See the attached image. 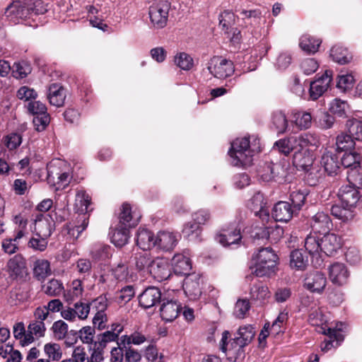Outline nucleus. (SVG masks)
Returning a JSON list of instances; mask_svg holds the SVG:
<instances>
[{
	"instance_id": "nucleus-10",
	"label": "nucleus",
	"mask_w": 362,
	"mask_h": 362,
	"mask_svg": "<svg viewBox=\"0 0 362 362\" xmlns=\"http://www.w3.org/2000/svg\"><path fill=\"white\" fill-rule=\"evenodd\" d=\"M332 81V71L326 70L325 73L314 81L310 86V96L312 100L318 99L329 88Z\"/></svg>"
},
{
	"instance_id": "nucleus-31",
	"label": "nucleus",
	"mask_w": 362,
	"mask_h": 362,
	"mask_svg": "<svg viewBox=\"0 0 362 362\" xmlns=\"http://www.w3.org/2000/svg\"><path fill=\"white\" fill-rule=\"evenodd\" d=\"M322 41L308 34L303 35L299 41L300 47L308 54H314L318 51Z\"/></svg>"
},
{
	"instance_id": "nucleus-20",
	"label": "nucleus",
	"mask_w": 362,
	"mask_h": 362,
	"mask_svg": "<svg viewBox=\"0 0 362 362\" xmlns=\"http://www.w3.org/2000/svg\"><path fill=\"white\" fill-rule=\"evenodd\" d=\"M320 165L329 175H337L340 168L339 157L327 149L321 156Z\"/></svg>"
},
{
	"instance_id": "nucleus-47",
	"label": "nucleus",
	"mask_w": 362,
	"mask_h": 362,
	"mask_svg": "<svg viewBox=\"0 0 362 362\" xmlns=\"http://www.w3.org/2000/svg\"><path fill=\"white\" fill-rule=\"evenodd\" d=\"M269 296V289L262 282H255L250 288V297L252 300L263 301Z\"/></svg>"
},
{
	"instance_id": "nucleus-4",
	"label": "nucleus",
	"mask_w": 362,
	"mask_h": 362,
	"mask_svg": "<svg viewBox=\"0 0 362 362\" xmlns=\"http://www.w3.org/2000/svg\"><path fill=\"white\" fill-rule=\"evenodd\" d=\"M318 140L311 134H304L299 136H290L276 141L274 148L280 153L288 156L291 151L297 150L299 146H317Z\"/></svg>"
},
{
	"instance_id": "nucleus-56",
	"label": "nucleus",
	"mask_w": 362,
	"mask_h": 362,
	"mask_svg": "<svg viewBox=\"0 0 362 362\" xmlns=\"http://www.w3.org/2000/svg\"><path fill=\"white\" fill-rule=\"evenodd\" d=\"M361 158L360 153L350 152L346 153L341 158L340 165L349 170L351 168L356 167V165H360L359 160Z\"/></svg>"
},
{
	"instance_id": "nucleus-29",
	"label": "nucleus",
	"mask_w": 362,
	"mask_h": 362,
	"mask_svg": "<svg viewBox=\"0 0 362 362\" xmlns=\"http://www.w3.org/2000/svg\"><path fill=\"white\" fill-rule=\"evenodd\" d=\"M174 272L178 275L189 274L192 269V262L189 257L182 254H176L172 259Z\"/></svg>"
},
{
	"instance_id": "nucleus-17",
	"label": "nucleus",
	"mask_w": 362,
	"mask_h": 362,
	"mask_svg": "<svg viewBox=\"0 0 362 362\" xmlns=\"http://www.w3.org/2000/svg\"><path fill=\"white\" fill-rule=\"evenodd\" d=\"M158 281L167 280L171 275L170 267L163 259H154L148 272Z\"/></svg>"
},
{
	"instance_id": "nucleus-32",
	"label": "nucleus",
	"mask_w": 362,
	"mask_h": 362,
	"mask_svg": "<svg viewBox=\"0 0 362 362\" xmlns=\"http://www.w3.org/2000/svg\"><path fill=\"white\" fill-rule=\"evenodd\" d=\"M153 260L147 252L136 253L134 257L135 268L143 275L147 274L149 272L150 267H151Z\"/></svg>"
},
{
	"instance_id": "nucleus-30",
	"label": "nucleus",
	"mask_w": 362,
	"mask_h": 362,
	"mask_svg": "<svg viewBox=\"0 0 362 362\" xmlns=\"http://www.w3.org/2000/svg\"><path fill=\"white\" fill-rule=\"evenodd\" d=\"M89 218V213L78 214L74 223L73 225L69 223L67 226L69 234L77 239L80 234L88 227Z\"/></svg>"
},
{
	"instance_id": "nucleus-52",
	"label": "nucleus",
	"mask_w": 362,
	"mask_h": 362,
	"mask_svg": "<svg viewBox=\"0 0 362 362\" xmlns=\"http://www.w3.org/2000/svg\"><path fill=\"white\" fill-rule=\"evenodd\" d=\"M182 233L189 240L198 241L201 234V227L194 222H188L184 226Z\"/></svg>"
},
{
	"instance_id": "nucleus-24",
	"label": "nucleus",
	"mask_w": 362,
	"mask_h": 362,
	"mask_svg": "<svg viewBox=\"0 0 362 362\" xmlns=\"http://www.w3.org/2000/svg\"><path fill=\"white\" fill-rule=\"evenodd\" d=\"M177 235L170 231H160L156 237V246L165 251L172 250L177 243Z\"/></svg>"
},
{
	"instance_id": "nucleus-41",
	"label": "nucleus",
	"mask_w": 362,
	"mask_h": 362,
	"mask_svg": "<svg viewBox=\"0 0 362 362\" xmlns=\"http://www.w3.org/2000/svg\"><path fill=\"white\" fill-rule=\"evenodd\" d=\"M330 57L332 59L341 64H345L352 59L351 54L348 49L341 45H335L330 50Z\"/></svg>"
},
{
	"instance_id": "nucleus-59",
	"label": "nucleus",
	"mask_w": 362,
	"mask_h": 362,
	"mask_svg": "<svg viewBox=\"0 0 362 362\" xmlns=\"http://www.w3.org/2000/svg\"><path fill=\"white\" fill-rule=\"evenodd\" d=\"M117 339L118 337L116 336V334L107 330L97 336V341L95 342V346H98V349H103L108 343L115 341Z\"/></svg>"
},
{
	"instance_id": "nucleus-19",
	"label": "nucleus",
	"mask_w": 362,
	"mask_h": 362,
	"mask_svg": "<svg viewBox=\"0 0 362 362\" xmlns=\"http://www.w3.org/2000/svg\"><path fill=\"white\" fill-rule=\"evenodd\" d=\"M322 334L327 335L329 339H325L320 345V349L323 352H327L332 348L337 347L344 340V335L341 329L329 327L327 329L322 331Z\"/></svg>"
},
{
	"instance_id": "nucleus-35",
	"label": "nucleus",
	"mask_w": 362,
	"mask_h": 362,
	"mask_svg": "<svg viewBox=\"0 0 362 362\" xmlns=\"http://www.w3.org/2000/svg\"><path fill=\"white\" fill-rule=\"evenodd\" d=\"M30 288L27 284L19 285L15 287L10 293V298L12 302L17 305L18 303L27 301L30 297Z\"/></svg>"
},
{
	"instance_id": "nucleus-48",
	"label": "nucleus",
	"mask_w": 362,
	"mask_h": 362,
	"mask_svg": "<svg viewBox=\"0 0 362 362\" xmlns=\"http://www.w3.org/2000/svg\"><path fill=\"white\" fill-rule=\"evenodd\" d=\"M83 292V287L82 281L80 279H74L71 284L70 288L64 292V298L66 301L72 302L76 299L80 298Z\"/></svg>"
},
{
	"instance_id": "nucleus-3",
	"label": "nucleus",
	"mask_w": 362,
	"mask_h": 362,
	"mask_svg": "<svg viewBox=\"0 0 362 362\" xmlns=\"http://www.w3.org/2000/svg\"><path fill=\"white\" fill-rule=\"evenodd\" d=\"M278 257L270 247L259 248L252 257L254 271L259 277L269 276L275 273Z\"/></svg>"
},
{
	"instance_id": "nucleus-62",
	"label": "nucleus",
	"mask_w": 362,
	"mask_h": 362,
	"mask_svg": "<svg viewBox=\"0 0 362 362\" xmlns=\"http://www.w3.org/2000/svg\"><path fill=\"white\" fill-rule=\"evenodd\" d=\"M135 295L133 286H126L119 292L117 297V302L119 304H126L129 302Z\"/></svg>"
},
{
	"instance_id": "nucleus-61",
	"label": "nucleus",
	"mask_w": 362,
	"mask_h": 362,
	"mask_svg": "<svg viewBox=\"0 0 362 362\" xmlns=\"http://www.w3.org/2000/svg\"><path fill=\"white\" fill-rule=\"evenodd\" d=\"M51 329L54 338L57 340H62L69 331V326L64 321L59 320L53 323Z\"/></svg>"
},
{
	"instance_id": "nucleus-14",
	"label": "nucleus",
	"mask_w": 362,
	"mask_h": 362,
	"mask_svg": "<svg viewBox=\"0 0 362 362\" xmlns=\"http://www.w3.org/2000/svg\"><path fill=\"white\" fill-rule=\"evenodd\" d=\"M204 279L202 276L193 274L187 277L183 288L185 293L192 299H197L202 295Z\"/></svg>"
},
{
	"instance_id": "nucleus-42",
	"label": "nucleus",
	"mask_w": 362,
	"mask_h": 362,
	"mask_svg": "<svg viewBox=\"0 0 362 362\" xmlns=\"http://www.w3.org/2000/svg\"><path fill=\"white\" fill-rule=\"evenodd\" d=\"M348 132L351 137L357 142V149L362 148V121L358 119L350 120L347 123Z\"/></svg>"
},
{
	"instance_id": "nucleus-2",
	"label": "nucleus",
	"mask_w": 362,
	"mask_h": 362,
	"mask_svg": "<svg viewBox=\"0 0 362 362\" xmlns=\"http://www.w3.org/2000/svg\"><path fill=\"white\" fill-rule=\"evenodd\" d=\"M261 151L259 139L255 136L236 139L228 152L235 166H247L252 162L255 153Z\"/></svg>"
},
{
	"instance_id": "nucleus-49",
	"label": "nucleus",
	"mask_w": 362,
	"mask_h": 362,
	"mask_svg": "<svg viewBox=\"0 0 362 362\" xmlns=\"http://www.w3.org/2000/svg\"><path fill=\"white\" fill-rule=\"evenodd\" d=\"M290 265L292 268L299 270L304 269L308 264V257L305 256L301 250H293L290 255Z\"/></svg>"
},
{
	"instance_id": "nucleus-43",
	"label": "nucleus",
	"mask_w": 362,
	"mask_h": 362,
	"mask_svg": "<svg viewBox=\"0 0 362 362\" xmlns=\"http://www.w3.org/2000/svg\"><path fill=\"white\" fill-rule=\"evenodd\" d=\"M321 234L316 232L310 233L305 239V248L310 254L319 253L321 248Z\"/></svg>"
},
{
	"instance_id": "nucleus-12",
	"label": "nucleus",
	"mask_w": 362,
	"mask_h": 362,
	"mask_svg": "<svg viewBox=\"0 0 362 362\" xmlns=\"http://www.w3.org/2000/svg\"><path fill=\"white\" fill-rule=\"evenodd\" d=\"M163 296L158 288L149 286L139 296V303L145 309L151 308L157 303H161Z\"/></svg>"
},
{
	"instance_id": "nucleus-13",
	"label": "nucleus",
	"mask_w": 362,
	"mask_h": 362,
	"mask_svg": "<svg viewBox=\"0 0 362 362\" xmlns=\"http://www.w3.org/2000/svg\"><path fill=\"white\" fill-rule=\"evenodd\" d=\"M242 239L240 229L234 224L221 229L216 240L223 246L238 244Z\"/></svg>"
},
{
	"instance_id": "nucleus-54",
	"label": "nucleus",
	"mask_w": 362,
	"mask_h": 362,
	"mask_svg": "<svg viewBox=\"0 0 362 362\" xmlns=\"http://www.w3.org/2000/svg\"><path fill=\"white\" fill-rule=\"evenodd\" d=\"M175 64L182 70H190L194 65L192 57L186 52H180L175 56Z\"/></svg>"
},
{
	"instance_id": "nucleus-1",
	"label": "nucleus",
	"mask_w": 362,
	"mask_h": 362,
	"mask_svg": "<svg viewBox=\"0 0 362 362\" xmlns=\"http://www.w3.org/2000/svg\"><path fill=\"white\" fill-rule=\"evenodd\" d=\"M255 331L251 325L240 327L237 335L229 344L227 339L230 337L228 331L223 332L221 349L228 356L229 360L236 361L245 357V346L247 345L255 337Z\"/></svg>"
},
{
	"instance_id": "nucleus-28",
	"label": "nucleus",
	"mask_w": 362,
	"mask_h": 362,
	"mask_svg": "<svg viewBox=\"0 0 362 362\" xmlns=\"http://www.w3.org/2000/svg\"><path fill=\"white\" fill-rule=\"evenodd\" d=\"M281 166L272 162H266L257 170V175L264 182H270L279 174Z\"/></svg>"
},
{
	"instance_id": "nucleus-6",
	"label": "nucleus",
	"mask_w": 362,
	"mask_h": 362,
	"mask_svg": "<svg viewBox=\"0 0 362 362\" xmlns=\"http://www.w3.org/2000/svg\"><path fill=\"white\" fill-rule=\"evenodd\" d=\"M30 4V0L13 1L6 8L5 14L8 18H11V21L15 23L33 18L32 7L29 6Z\"/></svg>"
},
{
	"instance_id": "nucleus-26",
	"label": "nucleus",
	"mask_w": 362,
	"mask_h": 362,
	"mask_svg": "<svg viewBox=\"0 0 362 362\" xmlns=\"http://www.w3.org/2000/svg\"><path fill=\"white\" fill-rule=\"evenodd\" d=\"M310 223L313 232L321 233L329 230L332 226V222L328 214L320 211L314 215L310 221Z\"/></svg>"
},
{
	"instance_id": "nucleus-50",
	"label": "nucleus",
	"mask_w": 362,
	"mask_h": 362,
	"mask_svg": "<svg viewBox=\"0 0 362 362\" xmlns=\"http://www.w3.org/2000/svg\"><path fill=\"white\" fill-rule=\"evenodd\" d=\"M308 191L307 189H297L290 194V199L292 202L293 210L299 211L304 205Z\"/></svg>"
},
{
	"instance_id": "nucleus-18",
	"label": "nucleus",
	"mask_w": 362,
	"mask_h": 362,
	"mask_svg": "<svg viewBox=\"0 0 362 362\" xmlns=\"http://www.w3.org/2000/svg\"><path fill=\"white\" fill-rule=\"evenodd\" d=\"M327 284L325 276L320 272L310 273L304 279V287L311 292L322 293Z\"/></svg>"
},
{
	"instance_id": "nucleus-22",
	"label": "nucleus",
	"mask_w": 362,
	"mask_h": 362,
	"mask_svg": "<svg viewBox=\"0 0 362 362\" xmlns=\"http://www.w3.org/2000/svg\"><path fill=\"white\" fill-rule=\"evenodd\" d=\"M295 212L288 202H279L273 208L272 216L276 221L288 222L292 218Z\"/></svg>"
},
{
	"instance_id": "nucleus-58",
	"label": "nucleus",
	"mask_w": 362,
	"mask_h": 362,
	"mask_svg": "<svg viewBox=\"0 0 362 362\" xmlns=\"http://www.w3.org/2000/svg\"><path fill=\"white\" fill-rule=\"evenodd\" d=\"M47 237L36 235L30 239L28 245L35 251L44 252L47 247Z\"/></svg>"
},
{
	"instance_id": "nucleus-21",
	"label": "nucleus",
	"mask_w": 362,
	"mask_h": 362,
	"mask_svg": "<svg viewBox=\"0 0 362 362\" xmlns=\"http://www.w3.org/2000/svg\"><path fill=\"white\" fill-rule=\"evenodd\" d=\"M8 272L11 277L22 278L27 273L26 262L21 255H15L7 263Z\"/></svg>"
},
{
	"instance_id": "nucleus-44",
	"label": "nucleus",
	"mask_w": 362,
	"mask_h": 362,
	"mask_svg": "<svg viewBox=\"0 0 362 362\" xmlns=\"http://www.w3.org/2000/svg\"><path fill=\"white\" fill-rule=\"evenodd\" d=\"M25 236V233L23 230H18L14 236L11 238H5L3 240L1 246L4 252L12 255L17 252L18 250L19 240Z\"/></svg>"
},
{
	"instance_id": "nucleus-7",
	"label": "nucleus",
	"mask_w": 362,
	"mask_h": 362,
	"mask_svg": "<svg viewBox=\"0 0 362 362\" xmlns=\"http://www.w3.org/2000/svg\"><path fill=\"white\" fill-rule=\"evenodd\" d=\"M207 68L210 74L218 78H227L231 76L235 71L233 62L221 57H212Z\"/></svg>"
},
{
	"instance_id": "nucleus-40",
	"label": "nucleus",
	"mask_w": 362,
	"mask_h": 362,
	"mask_svg": "<svg viewBox=\"0 0 362 362\" xmlns=\"http://www.w3.org/2000/svg\"><path fill=\"white\" fill-rule=\"evenodd\" d=\"M129 227L117 225L112 236V243L117 247H121L128 243L129 238Z\"/></svg>"
},
{
	"instance_id": "nucleus-57",
	"label": "nucleus",
	"mask_w": 362,
	"mask_h": 362,
	"mask_svg": "<svg viewBox=\"0 0 362 362\" xmlns=\"http://www.w3.org/2000/svg\"><path fill=\"white\" fill-rule=\"evenodd\" d=\"M235 16L229 11H224L219 16V24L226 33H228L235 24Z\"/></svg>"
},
{
	"instance_id": "nucleus-8",
	"label": "nucleus",
	"mask_w": 362,
	"mask_h": 362,
	"mask_svg": "<svg viewBox=\"0 0 362 362\" xmlns=\"http://www.w3.org/2000/svg\"><path fill=\"white\" fill-rule=\"evenodd\" d=\"M309 146H299L293 156V164L298 169L309 171L313 164L315 156Z\"/></svg>"
},
{
	"instance_id": "nucleus-23",
	"label": "nucleus",
	"mask_w": 362,
	"mask_h": 362,
	"mask_svg": "<svg viewBox=\"0 0 362 362\" xmlns=\"http://www.w3.org/2000/svg\"><path fill=\"white\" fill-rule=\"evenodd\" d=\"M46 327L44 322L32 321L28 326L27 334L23 340V346H25L34 341L35 337L40 338L44 337Z\"/></svg>"
},
{
	"instance_id": "nucleus-27",
	"label": "nucleus",
	"mask_w": 362,
	"mask_h": 362,
	"mask_svg": "<svg viewBox=\"0 0 362 362\" xmlns=\"http://www.w3.org/2000/svg\"><path fill=\"white\" fill-rule=\"evenodd\" d=\"M136 245L143 250H149L156 246V238L153 233L146 229L139 228L136 235Z\"/></svg>"
},
{
	"instance_id": "nucleus-51",
	"label": "nucleus",
	"mask_w": 362,
	"mask_h": 362,
	"mask_svg": "<svg viewBox=\"0 0 362 362\" xmlns=\"http://www.w3.org/2000/svg\"><path fill=\"white\" fill-rule=\"evenodd\" d=\"M331 214L333 216L343 222L348 221L353 218L352 211L346 206L334 204L331 208Z\"/></svg>"
},
{
	"instance_id": "nucleus-63",
	"label": "nucleus",
	"mask_w": 362,
	"mask_h": 362,
	"mask_svg": "<svg viewBox=\"0 0 362 362\" xmlns=\"http://www.w3.org/2000/svg\"><path fill=\"white\" fill-rule=\"evenodd\" d=\"M76 269L80 275L88 276L91 274L92 262L88 259L80 258L76 262Z\"/></svg>"
},
{
	"instance_id": "nucleus-15",
	"label": "nucleus",
	"mask_w": 362,
	"mask_h": 362,
	"mask_svg": "<svg viewBox=\"0 0 362 362\" xmlns=\"http://www.w3.org/2000/svg\"><path fill=\"white\" fill-rule=\"evenodd\" d=\"M338 197L341 204L351 208L355 207L361 198L360 192L355 186L345 185L342 186L339 192Z\"/></svg>"
},
{
	"instance_id": "nucleus-45",
	"label": "nucleus",
	"mask_w": 362,
	"mask_h": 362,
	"mask_svg": "<svg viewBox=\"0 0 362 362\" xmlns=\"http://www.w3.org/2000/svg\"><path fill=\"white\" fill-rule=\"evenodd\" d=\"M90 196L83 190L77 192L74 207L77 214L88 213V207L90 204Z\"/></svg>"
},
{
	"instance_id": "nucleus-64",
	"label": "nucleus",
	"mask_w": 362,
	"mask_h": 362,
	"mask_svg": "<svg viewBox=\"0 0 362 362\" xmlns=\"http://www.w3.org/2000/svg\"><path fill=\"white\" fill-rule=\"evenodd\" d=\"M347 180L354 185H362V168L360 165L347 170Z\"/></svg>"
},
{
	"instance_id": "nucleus-55",
	"label": "nucleus",
	"mask_w": 362,
	"mask_h": 362,
	"mask_svg": "<svg viewBox=\"0 0 362 362\" xmlns=\"http://www.w3.org/2000/svg\"><path fill=\"white\" fill-rule=\"evenodd\" d=\"M348 109L349 105L347 103L339 99L333 100L330 103L329 107V110L331 113L340 117L346 116Z\"/></svg>"
},
{
	"instance_id": "nucleus-53",
	"label": "nucleus",
	"mask_w": 362,
	"mask_h": 362,
	"mask_svg": "<svg viewBox=\"0 0 362 362\" xmlns=\"http://www.w3.org/2000/svg\"><path fill=\"white\" fill-rule=\"evenodd\" d=\"M65 165V163L59 160L51 161L47 166L49 182H53L55 184L56 180L62 170V167Z\"/></svg>"
},
{
	"instance_id": "nucleus-5",
	"label": "nucleus",
	"mask_w": 362,
	"mask_h": 362,
	"mask_svg": "<svg viewBox=\"0 0 362 362\" xmlns=\"http://www.w3.org/2000/svg\"><path fill=\"white\" fill-rule=\"evenodd\" d=\"M170 4L168 1L152 3L148 8V15L153 27L161 29L166 26Z\"/></svg>"
},
{
	"instance_id": "nucleus-60",
	"label": "nucleus",
	"mask_w": 362,
	"mask_h": 362,
	"mask_svg": "<svg viewBox=\"0 0 362 362\" xmlns=\"http://www.w3.org/2000/svg\"><path fill=\"white\" fill-rule=\"evenodd\" d=\"M51 219L45 220L37 224H35V235H41L49 238L52 233V221Z\"/></svg>"
},
{
	"instance_id": "nucleus-36",
	"label": "nucleus",
	"mask_w": 362,
	"mask_h": 362,
	"mask_svg": "<svg viewBox=\"0 0 362 362\" xmlns=\"http://www.w3.org/2000/svg\"><path fill=\"white\" fill-rule=\"evenodd\" d=\"M336 146L338 151H349L357 149V142L351 137L350 134L341 133L336 138Z\"/></svg>"
},
{
	"instance_id": "nucleus-9",
	"label": "nucleus",
	"mask_w": 362,
	"mask_h": 362,
	"mask_svg": "<svg viewBox=\"0 0 362 362\" xmlns=\"http://www.w3.org/2000/svg\"><path fill=\"white\" fill-rule=\"evenodd\" d=\"M182 309V305L177 300L169 299L164 296L161 301L160 315L163 320L173 322L178 317Z\"/></svg>"
},
{
	"instance_id": "nucleus-33",
	"label": "nucleus",
	"mask_w": 362,
	"mask_h": 362,
	"mask_svg": "<svg viewBox=\"0 0 362 362\" xmlns=\"http://www.w3.org/2000/svg\"><path fill=\"white\" fill-rule=\"evenodd\" d=\"M119 218V225L129 228L135 226L139 222V217L132 214L131 206L126 203L122 206Z\"/></svg>"
},
{
	"instance_id": "nucleus-25",
	"label": "nucleus",
	"mask_w": 362,
	"mask_h": 362,
	"mask_svg": "<svg viewBox=\"0 0 362 362\" xmlns=\"http://www.w3.org/2000/svg\"><path fill=\"white\" fill-rule=\"evenodd\" d=\"M65 88L58 83H52L49 86L47 98L52 105L62 107L66 99Z\"/></svg>"
},
{
	"instance_id": "nucleus-16",
	"label": "nucleus",
	"mask_w": 362,
	"mask_h": 362,
	"mask_svg": "<svg viewBox=\"0 0 362 362\" xmlns=\"http://www.w3.org/2000/svg\"><path fill=\"white\" fill-rule=\"evenodd\" d=\"M320 244V252L332 256L341 248V239L334 233H326L321 238Z\"/></svg>"
},
{
	"instance_id": "nucleus-46",
	"label": "nucleus",
	"mask_w": 362,
	"mask_h": 362,
	"mask_svg": "<svg viewBox=\"0 0 362 362\" xmlns=\"http://www.w3.org/2000/svg\"><path fill=\"white\" fill-rule=\"evenodd\" d=\"M292 118L293 123L300 129H307L311 127L312 116L308 112L293 111Z\"/></svg>"
},
{
	"instance_id": "nucleus-34",
	"label": "nucleus",
	"mask_w": 362,
	"mask_h": 362,
	"mask_svg": "<svg viewBox=\"0 0 362 362\" xmlns=\"http://www.w3.org/2000/svg\"><path fill=\"white\" fill-rule=\"evenodd\" d=\"M42 291L51 297L59 296L65 292L62 281L57 279H52L43 284Z\"/></svg>"
},
{
	"instance_id": "nucleus-38",
	"label": "nucleus",
	"mask_w": 362,
	"mask_h": 362,
	"mask_svg": "<svg viewBox=\"0 0 362 362\" xmlns=\"http://www.w3.org/2000/svg\"><path fill=\"white\" fill-rule=\"evenodd\" d=\"M51 268L49 262L47 259H37L34 263L33 276L38 281L45 280V279L51 274Z\"/></svg>"
},
{
	"instance_id": "nucleus-37",
	"label": "nucleus",
	"mask_w": 362,
	"mask_h": 362,
	"mask_svg": "<svg viewBox=\"0 0 362 362\" xmlns=\"http://www.w3.org/2000/svg\"><path fill=\"white\" fill-rule=\"evenodd\" d=\"M308 322L312 326L318 327L317 332H322V331L328 328L326 317L320 308H316L310 311Z\"/></svg>"
},
{
	"instance_id": "nucleus-39",
	"label": "nucleus",
	"mask_w": 362,
	"mask_h": 362,
	"mask_svg": "<svg viewBox=\"0 0 362 362\" xmlns=\"http://www.w3.org/2000/svg\"><path fill=\"white\" fill-rule=\"evenodd\" d=\"M272 124L278 134L286 132L288 122L285 113L281 110L275 111L272 115Z\"/></svg>"
},
{
	"instance_id": "nucleus-11",
	"label": "nucleus",
	"mask_w": 362,
	"mask_h": 362,
	"mask_svg": "<svg viewBox=\"0 0 362 362\" xmlns=\"http://www.w3.org/2000/svg\"><path fill=\"white\" fill-rule=\"evenodd\" d=\"M328 275L333 284L341 286L347 284L350 272L344 264L334 262L329 266Z\"/></svg>"
}]
</instances>
